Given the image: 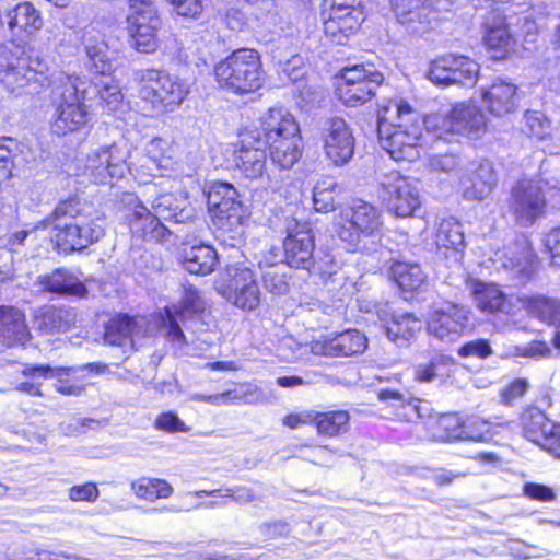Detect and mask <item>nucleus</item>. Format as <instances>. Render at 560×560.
Returning <instances> with one entry per match:
<instances>
[{
    "instance_id": "4c0bfd02",
    "label": "nucleus",
    "mask_w": 560,
    "mask_h": 560,
    "mask_svg": "<svg viewBox=\"0 0 560 560\" xmlns=\"http://www.w3.org/2000/svg\"><path fill=\"white\" fill-rule=\"evenodd\" d=\"M9 28L13 32L19 28L33 34L43 27L40 12L28 1L19 2L5 12Z\"/></svg>"
},
{
    "instance_id": "4be33fe9",
    "label": "nucleus",
    "mask_w": 560,
    "mask_h": 560,
    "mask_svg": "<svg viewBox=\"0 0 560 560\" xmlns=\"http://www.w3.org/2000/svg\"><path fill=\"white\" fill-rule=\"evenodd\" d=\"M128 22L131 47L142 54L154 52L159 47L158 32L162 25L155 7L137 10Z\"/></svg>"
},
{
    "instance_id": "20e7f679",
    "label": "nucleus",
    "mask_w": 560,
    "mask_h": 560,
    "mask_svg": "<svg viewBox=\"0 0 560 560\" xmlns=\"http://www.w3.org/2000/svg\"><path fill=\"white\" fill-rule=\"evenodd\" d=\"M382 226L381 213L372 205L362 200L341 210L335 221V231L350 252H377L378 232Z\"/></svg>"
},
{
    "instance_id": "393cba45",
    "label": "nucleus",
    "mask_w": 560,
    "mask_h": 560,
    "mask_svg": "<svg viewBox=\"0 0 560 560\" xmlns=\"http://www.w3.org/2000/svg\"><path fill=\"white\" fill-rule=\"evenodd\" d=\"M364 19L362 7L327 11L324 13L325 36L334 44L345 45L349 36L360 28Z\"/></svg>"
},
{
    "instance_id": "dca6fc26",
    "label": "nucleus",
    "mask_w": 560,
    "mask_h": 560,
    "mask_svg": "<svg viewBox=\"0 0 560 560\" xmlns=\"http://www.w3.org/2000/svg\"><path fill=\"white\" fill-rule=\"evenodd\" d=\"M315 240L308 222L292 219L287 224L283 241L284 265L296 269H311L314 265Z\"/></svg>"
},
{
    "instance_id": "f8f14e48",
    "label": "nucleus",
    "mask_w": 560,
    "mask_h": 560,
    "mask_svg": "<svg viewBox=\"0 0 560 560\" xmlns=\"http://www.w3.org/2000/svg\"><path fill=\"white\" fill-rule=\"evenodd\" d=\"M341 79L343 83L339 88L340 98L351 107L370 101L384 81L383 74L373 66L363 65L345 68L341 71Z\"/></svg>"
},
{
    "instance_id": "f257e3e1",
    "label": "nucleus",
    "mask_w": 560,
    "mask_h": 560,
    "mask_svg": "<svg viewBox=\"0 0 560 560\" xmlns=\"http://www.w3.org/2000/svg\"><path fill=\"white\" fill-rule=\"evenodd\" d=\"M93 89L101 103L108 110L116 109L122 101L119 85L110 74L89 83L84 78L65 72L57 73L51 81V105L54 107L51 130L57 136H66L82 129L89 121L85 100H91L89 89Z\"/></svg>"
},
{
    "instance_id": "412c9836",
    "label": "nucleus",
    "mask_w": 560,
    "mask_h": 560,
    "mask_svg": "<svg viewBox=\"0 0 560 560\" xmlns=\"http://www.w3.org/2000/svg\"><path fill=\"white\" fill-rule=\"evenodd\" d=\"M240 148L234 151V162L240 172L249 179L261 177L266 171V145L258 131H243Z\"/></svg>"
},
{
    "instance_id": "ddd939ff",
    "label": "nucleus",
    "mask_w": 560,
    "mask_h": 560,
    "mask_svg": "<svg viewBox=\"0 0 560 560\" xmlns=\"http://www.w3.org/2000/svg\"><path fill=\"white\" fill-rule=\"evenodd\" d=\"M381 186L383 200L397 217H410L421 205L417 182L398 172L385 174Z\"/></svg>"
},
{
    "instance_id": "1a4fd4ad",
    "label": "nucleus",
    "mask_w": 560,
    "mask_h": 560,
    "mask_svg": "<svg viewBox=\"0 0 560 560\" xmlns=\"http://www.w3.org/2000/svg\"><path fill=\"white\" fill-rule=\"evenodd\" d=\"M508 212L515 224L528 228L535 224L546 211L547 201L542 188L533 179L518 180L510 190Z\"/></svg>"
},
{
    "instance_id": "9d476101",
    "label": "nucleus",
    "mask_w": 560,
    "mask_h": 560,
    "mask_svg": "<svg viewBox=\"0 0 560 560\" xmlns=\"http://www.w3.org/2000/svg\"><path fill=\"white\" fill-rule=\"evenodd\" d=\"M225 277L218 291L226 301L243 311H254L259 306L261 293L250 267L240 262L228 265Z\"/></svg>"
},
{
    "instance_id": "72a5a7b5",
    "label": "nucleus",
    "mask_w": 560,
    "mask_h": 560,
    "mask_svg": "<svg viewBox=\"0 0 560 560\" xmlns=\"http://www.w3.org/2000/svg\"><path fill=\"white\" fill-rule=\"evenodd\" d=\"M39 283L45 291L75 295L83 298L88 290L84 283L72 272L65 268H58L51 273L39 277Z\"/></svg>"
},
{
    "instance_id": "69168bd1",
    "label": "nucleus",
    "mask_w": 560,
    "mask_h": 560,
    "mask_svg": "<svg viewBox=\"0 0 560 560\" xmlns=\"http://www.w3.org/2000/svg\"><path fill=\"white\" fill-rule=\"evenodd\" d=\"M23 55L25 54L21 51V48L18 46H15L13 50L10 45H0V78L3 77Z\"/></svg>"
},
{
    "instance_id": "c85d7f7f",
    "label": "nucleus",
    "mask_w": 560,
    "mask_h": 560,
    "mask_svg": "<svg viewBox=\"0 0 560 560\" xmlns=\"http://www.w3.org/2000/svg\"><path fill=\"white\" fill-rule=\"evenodd\" d=\"M179 203L173 194H163L152 201L151 212L163 223L168 222L174 229H184L195 222L196 215L191 207H182Z\"/></svg>"
},
{
    "instance_id": "bf43d9fd",
    "label": "nucleus",
    "mask_w": 560,
    "mask_h": 560,
    "mask_svg": "<svg viewBox=\"0 0 560 560\" xmlns=\"http://www.w3.org/2000/svg\"><path fill=\"white\" fill-rule=\"evenodd\" d=\"M334 185L322 187L317 184L313 191L314 208L318 212H329L335 209V196L332 194Z\"/></svg>"
},
{
    "instance_id": "4468645a",
    "label": "nucleus",
    "mask_w": 560,
    "mask_h": 560,
    "mask_svg": "<svg viewBox=\"0 0 560 560\" xmlns=\"http://www.w3.org/2000/svg\"><path fill=\"white\" fill-rule=\"evenodd\" d=\"M47 63L39 58L23 55L16 60L0 82L13 94L21 95L39 93L47 81Z\"/></svg>"
},
{
    "instance_id": "de8ad7c7",
    "label": "nucleus",
    "mask_w": 560,
    "mask_h": 560,
    "mask_svg": "<svg viewBox=\"0 0 560 560\" xmlns=\"http://www.w3.org/2000/svg\"><path fill=\"white\" fill-rule=\"evenodd\" d=\"M435 243L440 249L462 250L465 240L460 223L454 218L443 220L439 225Z\"/></svg>"
},
{
    "instance_id": "e433bc0d",
    "label": "nucleus",
    "mask_w": 560,
    "mask_h": 560,
    "mask_svg": "<svg viewBox=\"0 0 560 560\" xmlns=\"http://www.w3.org/2000/svg\"><path fill=\"white\" fill-rule=\"evenodd\" d=\"M82 44L88 58L86 67L90 71L100 75L110 74L113 61L107 44L103 39L92 36L91 31L84 32Z\"/></svg>"
},
{
    "instance_id": "3c124183",
    "label": "nucleus",
    "mask_w": 560,
    "mask_h": 560,
    "mask_svg": "<svg viewBox=\"0 0 560 560\" xmlns=\"http://www.w3.org/2000/svg\"><path fill=\"white\" fill-rule=\"evenodd\" d=\"M530 313L541 322L560 326V300L547 296H534L528 301Z\"/></svg>"
},
{
    "instance_id": "473e14b6",
    "label": "nucleus",
    "mask_w": 560,
    "mask_h": 560,
    "mask_svg": "<svg viewBox=\"0 0 560 560\" xmlns=\"http://www.w3.org/2000/svg\"><path fill=\"white\" fill-rule=\"evenodd\" d=\"M182 262L189 273L206 276L214 270L218 255L213 247L203 243L185 245L182 249Z\"/></svg>"
},
{
    "instance_id": "0e129e2a",
    "label": "nucleus",
    "mask_w": 560,
    "mask_h": 560,
    "mask_svg": "<svg viewBox=\"0 0 560 560\" xmlns=\"http://www.w3.org/2000/svg\"><path fill=\"white\" fill-rule=\"evenodd\" d=\"M98 494L96 485L92 482L73 486L69 489V498L72 501L94 502L98 498Z\"/></svg>"
},
{
    "instance_id": "bb28decb",
    "label": "nucleus",
    "mask_w": 560,
    "mask_h": 560,
    "mask_svg": "<svg viewBox=\"0 0 560 560\" xmlns=\"http://www.w3.org/2000/svg\"><path fill=\"white\" fill-rule=\"evenodd\" d=\"M260 138L267 144L288 136L300 133V127L292 114L283 107H273L266 112L259 119Z\"/></svg>"
},
{
    "instance_id": "4d7b16f0",
    "label": "nucleus",
    "mask_w": 560,
    "mask_h": 560,
    "mask_svg": "<svg viewBox=\"0 0 560 560\" xmlns=\"http://www.w3.org/2000/svg\"><path fill=\"white\" fill-rule=\"evenodd\" d=\"M465 161L462 156L455 154H438L430 159V166L435 172L456 173L463 170Z\"/></svg>"
},
{
    "instance_id": "338daca9",
    "label": "nucleus",
    "mask_w": 560,
    "mask_h": 560,
    "mask_svg": "<svg viewBox=\"0 0 560 560\" xmlns=\"http://www.w3.org/2000/svg\"><path fill=\"white\" fill-rule=\"evenodd\" d=\"M128 171L132 173L136 177L144 178V177H156L161 176V172L163 170H150L151 162L145 159V154L142 152L141 156L138 158L137 161H132L128 163Z\"/></svg>"
},
{
    "instance_id": "6e6d98bb",
    "label": "nucleus",
    "mask_w": 560,
    "mask_h": 560,
    "mask_svg": "<svg viewBox=\"0 0 560 560\" xmlns=\"http://www.w3.org/2000/svg\"><path fill=\"white\" fill-rule=\"evenodd\" d=\"M438 427L443 433L442 440L456 441L464 440L465 422H462L456 415H444L439 419Z\"/></svg>"
},
{
    "instance_id": "7ed1b4c3",
    "label": "nucleus",
    "mask_w": 560,
    "mask_h": 560,
    "mask_svg": "<svg viewBox=\"0 0 560 560\" xmlns=\"http://www.w3.org/2000/svg\"><path fill=\"white\" fill-rule=\"evenodd\" d=\"M52 228L51 240L58 250H82L104 235L103 219L84 212L77 197L60 201L45 220Z\"/></svg>"
},
{
    "instance_id": "58836bf2",
    "label": "nucleus",
    "mask_w": 560,
    "mask_h": 560,
    "mask_svg": "<svg viewBox=\"0 0 560 560\" xmlns=\"http://www.w3.org/2000/svg\"><path fill=\"white\" fill-rule=\"evenodd\" d=\"M470 292L477 307L483 312L506 313L510 308L506 295L495 284L474 281L470 283Z\"/></svg>"
},
{
    "instance_id": "a18cd8bd",
    "label": "nucleus",
    "mask_w": 560,
    "mask_h": 560,
    "mask_svg": "<svg viewBox=\"0 0 560 560\" xmlns=\"http://www.w3.org/2000/svg\"><path fill=\"white\" fill-rule=\"evenodd\" d=\"M377 397L381 401H390L394 408H400L401 411L397 416L405 421H412L413 418L423 417L418 400L399 390L381 389L377 393Z\"/></svg>"
},
{
    "instance_id": "f3484780",
    "label": "nucleus",
    "mask_w": 560,
    "mask_h": 560,
    "mask_svg": "<svg viewBox=\"0 0 560 560\" xmlns=\"http://www.w3.org/2000/svg\"><path fill=\"white\" fill-rule=\"evenodd\" d=\"M320 139L326 159L335 166H343L352 160L355 139L343 119L327 120L322 128Z\"/></svg>"
},
{
    "instance_id": "79ce46f5",
    "label": "nucleus",
    "mask_w": 560,
    "mask_h": 560,
    "mask_svg": "<svg viewBox=\"0 0 560 560\" xmlns=\"http://www.w3.org/2000/svg\"><path fill=\"white\" fill-rule=\"evenodd\" d=\"M491 9V16H488L486 21L485 42L490 49L508 51L515 44L514 36L505 23V18L498 13L493 7Z\"/></svg>"
},
{
    "instance_id": "aec40b11",
    "label": "nucleus",
    "mask_w": 560,
    "mask_h": 560,
    "mask_svg": "<svg viewBox=\"0 0 560 560\" xmlns=\"http://www.w3.org/2000/svg\"><path fill=\"white\" fill-rule=\"evenodd\" d=\"M521 424L527 440L550 454L560 452V424L552 422L537 407H528L521 416Z\"/></svg>"
},
{
    "instance_id": "5fc2aeb1",
    "label": "nucleus",
    "mask_w": 560,
    "mask_h": 560,
    "mask_svg": "<svg viewBox=\"0 0 560 560\" xmlns=\"http://www.w3.org/2000/svg\"><path fill=\"white\" fill-rule=\"evenodd\" d=\"M523 130L529 137L545 139L550 130V121L540 112H526L524 115Z\"/></svg>"
},
{
    "instance_id": "c756f323",
    "label": "nucleus",
    "mask_w": 560,
    "mask_h": 560,
    "mask_svg": "<svg viewBox=\"0 0 560 560\" xmlns=\"http://www.w3.org/2000/svg\"><path fill=\"white\" fill-rule=\"evenodd\" d=\"M140 322H143V318L131 317L127 314L113 317L105 328V342L121 348L125 354L128 353L133 347L132 336L142 330Z\"/></svg>"
},
{
    "instance_id": "6ab92c4d",
    "label": "nucleus",
    "mask_w": 560,
    "mask_h": 560,
    "mask_svg": "<svg viewBox=\"0 0 560 560\" xmlns=\"http://www.w3.org/2000/svg\"><path fill=\"white\" fill-rule=\"evenodd\" d=\"M469 310L463 305L450 303L435 310L428 323V331L444 343L460 338L469 325Z\"/></svg>"
},
{
    "instance_id": "cd10ccee",
    "label": "nucleus",
    "mask_w": 560,
    "mask_h": 560,
    "mask_svg": "<svg viewBox=\"0 0 560 560\" xmlns=\"http://www.w3.org/2000/svg\"><path fill=\"white\" fill-rule=\"evenodd\" d=\"M392 8L397 21L409 33H425L431 25V10L422 0H392Z\"/></svg>"
},
{
    "instance_id": "a19ab883",
    "label": "nucleus",
    "mask_w": 560,
    "mask_h": 560,
    "mask_svg": "<svg viewBox=\"0 0 560 560\" xmlns=\"http://www.w3.org/2000/svg\"><path fill=\"white\" fill-rule=\"evenodd\" d=\"M419 318L410 313L394 314L392 319L383 327L388 339L402 347L421 330Z\"/></svg>"
},
{
    "instance_id": "f704fd0d",
    "label": "nucleus",
    "mask_w": 560,
    "mask_h": 560,
    "mask_svg": "<svg viewBox=\"0 0 560 560\" xmlns=\"http://www.w3.org/2000/svg\"><path fill=\"white\" fill-rule=\"evenodd\" d=\"M78 369L74 368H52L48 364H26L22 370V374L27 377L40 376L43 378H56L57 383L55 384V389L67 396H80L84 387L75 384H68V382L63 378L68 376L70 372H77Z\"/></svg>"
},
{
    "instance_id": "052dcab7",
    "label": "nucleus",
    "mask_w": 560,
    "mask_h": 560,
    "mask_svg": "<svg viewBox=\"0 0 560 560\" xmlns=\"http://www.w3.org/2000/svg\"><path fill=\"white\" fill-rule=\"evenodd\" d=\"M458 355L462 358L475 357L486 359L492 354V348L488 340L477 339L466 342L458 349Z\"/></svg>"
},
{
    "instance_id": "5701e85b",
    "label": "nucleus",
    "mask_w": 560,
    "mask_h": 560,
    "mask_svg": "<svg viewBox=\"0 0 560 560\" xmlns=\"http://www.w3.org/2000/svg\"><path fill=\"white\" fill-rule=\"evenodd\" d=\"M497 186V175L492 164L487 160L470 162L464 174L459 176L462 195L467 200L481 201Z\"/></svg>"
},
{
    "instance_id": "2eb2a0df",
    "label": "nucleus",
    "mask_w": 560,
    "mask_h": 560,
    "mask_svg": "<svg viewBox=\"0 0 560 560\" xmlns=\"http://www.w3.org/2000/svg\"><path fill=\"white\" fill-rule=\"evenodd\" d=\"M128 150L117 143L92 151L86 160L85 175L96 184H112L127 173Z\"/></svg>"
},
{
    "instance_id": "39448f33",
    "label": "nucleus",
    "mask_w": 560,
    "mask_h": 560,
    "mask_svg": "<svg viewBox=\"0 0 560 560\" xmlns=\"http://www.w3.org/2000/svg\"><path fill=\"white\" fill-rule=\"evenodd\" d=\"M237 198V190L228 183L215 184L208 195L213 223L218 230L217 238L230 247H236L241 243L243 225L248 217L247 209Z\"/></svg>"
},
{
    "instance_id": "37998d69",
    "label": "nucleus",
    "mask_w": 560,
    "mask_h": 560,
    "mask_svg": "<svg viewBox=\"0 0 560 560\" xmlns=\"http://www.w3.org/2000/svg\"><path fill=\"white\" fill-rule=\"evenodd\" d=\"M37 327L45 334L68 330L75 323V314L69 308L48 307L36 318Z\"/></svg>"
},
{
    "instance_id": "a211bd4d",
    "label": "nucleus",
    "mask_w": 560,
    "mask_h": 560,
    "mask_svg": "<svg viewBox=\"0 0 560 560\" xmlns=\"http://www.w3.org/2000/svg\"><path fill=\"white\" fill-rule=\"evenodd\" d=\"M479 65L465 56H444L431 63L428 78L435 84L471 86L477 81Z\"/></svg>"
},
{
    "instance_id": "6e6552de",
    "label": "nucleus",
    "mask_w": 560,
    "mask_h": 560,
    "mask_svg": "<svg viewBox=\"0 0 560 560\" xmlns=\"http://www.w3.org/2000/svg\"><path fill=\"white\" fill-rule=\"evenodd\" d=\"M206 304L197 289L185 288L184 296L179 305L166 306L164 308L163 327L167 340L177 348L186 345L184 329L195 330L201 323V315Z\"/></svg>"
},
{
    "instance_id": "09e8293b",
    "label": "nucleus",
    "mask_w": 560,
    "mask_h": 560,
    "mask_svg": "<svg viewBox=\"0 0 560 560\" xmlns=\"http://www.w3.org/2000/svg\"><path fill=\"white\" fill-rule=\"evenodd\" d=\"M131 489L138 498L149 501L165 499L173 493V487L164 479L158 478H140L131 483Z\"/></svg>"
},
{
    "instance_id": "423d86ee",
    "label": "nucleus",
    "mask_w": 560,
    "mask_h": 560,
    "mask_svg": "<svg viewBox=\"0 0 560 560\" xmlns=\"http://www.w3.org/2000/svg\"><path fill=\"white\" fill-rule=\"evenodd\" d=\"M138 97L150 116L172 113L184 102L188 89L178 78L159 70H142L137 74Z\"/></svg>"
},
{
    "instance_id": "c03bdc74",
    "label": "nucleus",
    "mask_w": 560,
    "mask_h": 560,
    "mask_svg": "<svg viewBox=\"0 0 560 560\" xmlns=\"http://www.w3.org/2000/svg\"><path fill=\"white\" fill-rule=\"evenodd\" d=\"M390 273L405 291H416L427 281V275L418 264L395 261L390 267Z\"/></svg>"
},
{
    "instance_id": "2f4dec72",
    "label": "nucleus",
    "mask_w": 560,
    "mask_h": 560,
    "mask_svg": "<svg viewBox=\"0 0 560 560\" xmlns=\"http://www.w3.org/2000/svg\"><path fill=\"white\" fill-rule=\"evenodd\" d=\"M196 399L215 406L232 402H244L248 405H260L269 401V396L256 384H243L238 387L215 395H197Z\"/></svg>"
},
{
    "instance_id": "864d4df0",
    "label": "nucleus",
    "mask_w": 560,
    "mask_h": 560,
    "mask_svg": "<svg viewBox=\"0 0 560 560\" xmlns=\"http://www.w3.org/2000/svg\"><path fill=\"white\" fill-rule=\"evenodd\" d=\"M284 264H270L262 271L264 288L270 293L282 295L289 292L288 277L284 272Z\"/></svg>"
},
{
    "instance_id": "49530a36",
    "label": "nucleus",
    "mask_w": 560,
    "mask_h": 560,
    "mask_svg": "<svg viewBox=\"0 0 560 560\" xmlns=\"http://www.w3.org/2000/svg\"><path fill=\"white\" fill-rule=\"evenodd\" d=\"M454 359L450 355L438 353L429 362L420 363L415 369V380L421 383H430L436 377L448 376L454 366Z\"/></svg>"
},
{
    "instance_id": "f03ea898",
    "label": "nucleus",
    "mask_w": 560,
    "mask_h": 560,
    "mask_svg": "<svg viewBox=\"0 0 560 560\" xmlns=\"http://www.w3.org/2000/svg\"><path fill=\"white\" fill-rule=\"evenodd\" d=\"M428 118L402 98H392L377 112L380 144L395 161H415L420 156L421 137Z\"/></svg>"
},
{
    "instance_id": "680f3d73",
    "label": "nucleus",
    "mask_w": 560,
    "mask_h": 560,
    "mask_svg": "<svg viewBox=\"0 0 560 560\" xmlns=\"http://www.w3.org/2000/svg\"><path fill=\"white\" fill-rule=\"evenodd\" d=\"M178 15L197 19L203 11L201 0H168Z\"/></svg>"
},
{
    "instance_id": "a878e982",
    "label": "nucleus",
    "mask_w": 560,
    "mask_h": 560,
    "mask_svg": "<svg viewBox=\"0 0 560 560\" xmlns=\"http://www.w3.org/2000/svg\"><path fill=\"white\" fill-rule=\"evenodd\" d=\"M128 220L131 233L148 241L162 242L168 234L185 232V229H172L165 225L141 203L135 207Z\"/></svg>"
},
{
    "instance_id": "b1692460",
    "label": "nucleus",
    "mask_w": 560,
    "mask_h": 560,
    "mask_svg": "<svg viewBox=\"0 0 560 560\" xmlns=\"http://www.w3.org/2000/svg\"><path fill=\"white\" fill-rule=\"evenodd\" d=\"M368 347V338L357 329H349L330 338L314 340L311 351L315 355L350 357L362 353Z\"/></svg>"
},
{
    "instance_id": "c9c22d12",
    "label": "nucleus",
    "mask_w": 560,
    "mask_h": 560,
    "mask_svg": "<svg viewBox=\"0 0 560 560\" xmlns=\"http://www.w3.org/2000/svg\"><path fill=\"white\" fill-rule=\"evenodd\" d=\"M4 311L0 342L8 347L26 343L31 338V334L26 326L24 314L14 306H5Z\"/></svg>"
},
{
    "instance_id": "e2e57ef3",
    "label": "nucleus",
    "mask_w": 560,
    "mask_h": 560,
    "mask_svg": "<svg viewBox=\"0 0 560 560\" xmlns=\"http://www.w3.org/2000/svg\"><path fill=\"white\" fill-rule=\"evenodd\" d=\"M155 427L167 432H187L188 428L174 412H165L158 417Z\"/></svg>"
},
{
    "instance_id": "8fccbe9b",
    "label": "nucleus",
    "mask_w": 560,
    "mask_h": 560,
    "mask_svg": "<svg viewBox=\"0 0 560 560\" xmlns=\"http://www.w3.org/2000/svg\"><path fill=\"white\" fill-rule=\"evenodd\" d=\"M145 159L151 162L150 170H167L172 160V147L167 139L155 137L143 148Z\"/></svg>"
},
{
    "instance_id": "603ef678",
    "label": "nucleus",
    "mask_w": 560,
    "mask_h": 560,
    "mask_svg": "<svg viewBox=\"0 0 560 560\" xmlns=\"http://www.w3.org/2000/svg\"><path fill=\"white\" fill-rule=\"evenodd\" d=\"M314 421L319 434L335 436L347 431L349 413L343 410L317 413Z\"/></svg>"
},
{
    "instance_id": "7c9ffc66",
    "label": "nucleus",
    "mask_w": 560,
    "mask_h": 560,
    "mask_svg": "<svg viewBox=\"0 0 560 560\" xmlns=\"http://www.w3.org/2000/svg\"><path fill=\"white\" fill-rule=\"evenodd\" d=\"M517 88L513 83L497 80L488 89L482 90V101L489 112L503 116L517 106Z\"/></svg>"
},
{
    "instance_id": "774afa93",
    "label": "nucleus",
    "mask_w": 560,
    "mask_h": 560,
    "mask_svg": "<svg viewBox=\"0 0 560 560\" xmlns=\"http://www.w3.org/2000/svg\"><path fill=\"white\" fill-rule=\"evenodd\" d=\"M528 389L526 380H515L512 382L501 394V400L504 405L511 406L513 402L521 398Z\"/></svg>"
},
{
    "instance_id": "13d9d810",
    "label": "nucleus",
    "mask_w": 560,
    "mask_h": 560,
    "mask_svg": "<svg viewBox=\"0 0 560 560\" xmlns=\"http://www.w3.org/2000/svg\"><path fill=\"white\" fill-rule=\"evenodd\" d=\"M492 422L479 418H469L465 421L464 440L487 441L491 436Z\"/></svg>"
},
{
    "instance_id": "9b49d317",
    "label": "nucleus",
    "mask_w": 560,
    "mask_h": 560,
    "mask_svg": "<svg viewBox=\"0 0 560 560\" xmlns=\"http://www.w3.org/2000/svg\"><path fill=\"white\" fill-rule=\"evenodd\" d=\"M486 127L483 113L470 104H457L448 115H432L428 117L427 129L432 130L438 138L446 139L448 135L477 136Z\"/></svg>"
},
{
    "instance_id": "ea45409f",
    "label": "nucleus",
    "mask_w": 560,
    "mask_h": 560,
    "mask_svg": "<svg viewBox=\"0 0 560 560\" xmlns=\"http://www.w3.org/2000/svg\"><path fill=\"white\" fill-rule=\"evenodd\" d=\"M301 142L300 133L268 142L272 163L281 170L292 168L302 156Z\"/></svg>"
},
{
    "instance_id": "0eeeda50",
    "label": "nucleus",
    "mask_w": 560,
    "mask_h": 560,
    "mask_svg": "<svg viewBox=\"0 0 560 560\" xmlns=\"http://www.w3.org/2000/svg\"><path fill=\"white\" fill-rule=\"evenodd\" d=\"M214 74L222 89L235 94L255 92L264 82L260 56L248 48L237 49L220 61L214 68Z\"/></svg>"
}]
</instances>
